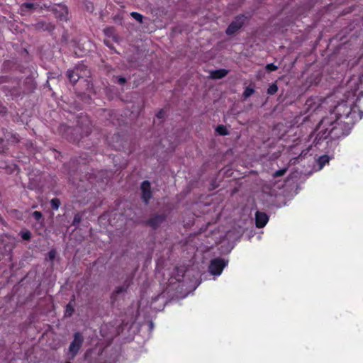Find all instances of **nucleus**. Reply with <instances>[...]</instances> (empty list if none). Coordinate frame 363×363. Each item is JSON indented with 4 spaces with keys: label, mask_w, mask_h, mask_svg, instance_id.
I'll use <instances>...</instances> for the list:
<instances>
[{
    "label": "nucleus",
    "mask_w": 363,
    "mask_h": 363,
    "mask_svg": "<svg viewBox=\"0 0 363 363\" xmlns=\"http://www.w3.org/2000/svg\"><path fill=\"white\" fill-rule=\"evenodd\" d=\"M334 113L336 118H342L348 120L352 123L356 118V111L353 106V101L350 102L348 99L347 100H342L338 103L334 108Z\"/></svg>",
    "instance_id": "3"
},
{
    "label": "nucleus",
    "mask_w": 363,
    "mask_h": 363,
    "mask_svg": "<svg viewBox=\"0 0 363 363\" xmlns=\"http://www.w3.org/2000/svg\"><path fill=\"white\" fill-rule=\"evenodd\" d=\"M130 16L133 17L138 22L142 23L143 20V16L138 12L133 11L130 13Z\"/></svg>",
    "instance_id": "24"
},
{
    "label": "nucleus",
    "mask_w": 363,
    "mask_h": 363,
    "mask_svg": "<svg viewBox=\"0 0 363 363\" xmlns=\"http://www.w3.org/2000/svg\"><path fill=\"white\" fill-rule=\"evenodd\" d=\"M55 17L60 21H67L68 16V9L64 4H57L52 9Z\"/></svg>",
    "instance_id": "10"
},
{
    "label": "nucleus",
    "mask_w": 363,
    "mask_h": 363,
    "mask_svg": "<svg viewBox=\"0 0 363 363\" xmlns=\"http://www.w3.org/2000/svg\"><path fill=\"white\" fill-rule=\"evenodd\" d=\"M86 71V66L83 64H79L74 67L73 69H68L67 72V77L69 82L75 84L79 78H82L86 76L85 74L79 73V71Z\"/></svg>",
    "instance_id": "7"
},
{
    "label": "nucleus",
    "mask_w": 363,
    "mask_h": 363,
    "mask_svg": "<svg viewBox=\"0 0 363 363\" xmlns=\"http://www.w3.org/2000/svg\"><path fill=\"white\" fill-rule=\"evenodd\" d=\"M79 73H82V74H85L86 77L87 76V74L89 73V72L87 71V69L86 68V71H79Z\"/></svg>",
    "instance_id": "39"
},
{
    "label": "nucleus",
    "mask_w": 363,
    "mask_h": 363,
    "mask_svg": "<svg viewBox=\"0 0 363 363\" xmlns=\"http://www.w3.org/2000/svg\"><path fill=\"white\" fill-rule=\"evenodd\" d=\"M8 77L2 76L0 77V83H4L7 82Z\"/></svg>",
    "instance_id": "38"
},
{
    "label": "nucleus",
    "mask_w": 363,
    "mask_h": 363,
    "mask_svg": "<svg viewBox=\"0 0 363 363\" xmlns=\"http://www.w3.org/2000/svg\"><path fill=\"white\" fill-rule=\"evenodd\" d=\"M255 92V89L252 87L247 86L245 89L242 96L245 99L249 98Z\"/></svg>",
    "instance_id": "23"
},
{
    "label": "nucleus",
    "mask_w": 363,
    "mask_h": 363,
    "mask_svg": "<svg viewBox=\"0 0 363 363\" xmlns=\"http://www.w3.org/2000/svg\"><path fill=\"white\" fill-rule=\"evenodd\" d=\"M116 79L117 82L121 85H123L126 82V79L121 76L116 77Z\"/></svg>",
    "instance_id": "32"
},
{
    "label": "nucleus",
    "mask_w": 363,
    "mask_h": 363,
    "mask_svg": "<svg viewBox=\"0 0 363 363\" xmlns=\"http://www.w3.org/2000/svg\"><path fill=\"white\" fill-rule=\"evenodd\" d=\"M228 73V71L225 69H219L211 72V77L215 79H222L225 77Z\"/></svg>",
    "instance_id": "15"
},
{
    "label": "nucleus",
    "mask_w": 363,
    "mask_h": 363,
    "mask_svg": "<svg viewBox=\"0 0 363 363\" xmlns=\"http://www.w3.org/2000/svg\"><path fill=\"white\" fill-rule=\"evenodd\" d=\"M61 204L60 200L58 198H53L50 201L51 208L53 210H57Z\"/></svg>",
    "instance_id": "21"
},
{
    "label": "nucleus",
    "mask_w": 363,
    "mask_h": 363,
    "mask_svg": "<svg viewBox=\"0 0 363 363\" xmlns=\"http://www.w3.org/2000/svg\"><path fill=\"white\" fill-rule=\"evenodd\" d=\"M265 68L267 72H273L277 70L278 69V67L275 65L274 63H269L266 65Z\"/></svg>",
    "instance_id": "30"
},
{
    "label": "nucleus",
    "mask_w": 363,
    "mask_h": 363,
    "mask_svg": "<svg viewBox=\"0 0 363 363\" xmlns=\"http://www.w3.org/2000/svg\"><path fill=\"white\" fill-rule=\"evenodd\" d=\"M7 113V108L0 103V114L4 115Z\"/></svg>",
    "instance_id": "33"
},
{
    "label": "nucleus",
    "mask_w": 363,
    "mask_h": 363,
    "mask_svg": "<svg viewBox=\"0 0 363 363\" xmlns=\"http://www.w3.org/2000/svg\"><path fill=\"white\" fill-rule=\"evenodd\" d=\"M37 6H38V4H35L33 3L25 2L21 5L20 9H21V12L25 13L28 11L35 9Z\"/></svg>",
    "instance_id": "17"
},
{
    "label": "nucleus",
    "mask_w": 363,
    "mask_h": 363,
    "mask_svg": "<svg viewBox=\"0 0 363 363\" xmlns=\"http://www.w3.org/2000/svg\"><path fill=\"white\" fill-rule=\"evenodd\" d=\"M269 221V216L264 212L257 211L255 213V225L258 228H264Z\"/></svg>",
    "instance_id": "13"
},
{
    "label": "nucleus",
    "mask_w": 363,
    "mask_h": 363,
    "mask_svg": "<svg viewBox=\"0 0 363 363\" xmlns=\"http://www.w3.org/2000/svg\"><path fill=\"white\" fill-rule=\"evenodd\" d=\"M11 139L13 143H18L20 141L19 136L18 134H12Z\"/></svg>",
    "instance_id": "34"
},
{
    "label": "nucleus",
    "mask_w": 363,
    "mask_h": 363,
    "mask_svg": "<svg viewBox=\"0 0 363 363\" xmlns=\"http://www.w3.org/2000/svg\"><path fill=\"white\" fill-rule=\"evenodd\" d=\"M216 132L220 135H228L229 132L224 125H218L216 128Z\"/></svg>",
    "instance_id": "19"
},
{
    "label": "nucleus",
    "mask_w": 363,
    "mask_h": 363,
    "mask_svg": "<svg viewBox=\"0 0 363 363\" xmlns=\"http://www.w3.org/2000/svg\"><path fill=\"white\" fill-rule=\"evenodd\" d=\"M62 137L72 143H79L84 137H87L91 133V123L86 118H82L75 127H69L65 124L60 126Z\"/></svg>",
    "instance_id": "2"
},
{
    "label": "nucleus",
    "mask_w": 363,
    "mask_h": 363,
    "mask_svg": "<svg viewBox=\"0 0 363 363\" xmlns=\"http://www.w3.org/2000/svg\"><path fill=\"white\" fill-rule=\"evenodd\" d=\"M74 307L72 305L71 302H69L68 304H67L65 307V315L68 317L72 316L74 313Z\"/></svg>",
    "instance_id": "20"
},
{
    "label": "nucleus",
    "mask_w": 363,
    "mask_h": 363,
    "mask_svg": "<svg viewBox=\"0 0 363 363\" xmlns=\"http://www.w3.org/2000/svg\"><path fill=\"white\" fill-rule=\"evenodd\" d=\"M114 138H116L117 140L120 138L118 134H114Z\"/></svg>",
    "instance_id": "40"
},
{
    "label": "nucleus",
    "mask_w": 363,
    "mask_h": 363,
    "mask_svg": "<svg viewBox=\"0 0 363 363\" xmlns=\"http://www.w3.org/2000/svg\"><path fill=\"white\" fill-rule=\"evenodd\" d=\"M104 35L108 39L104 40L106 45H108L109 39H111L113 43H118L119 37L116 33V29L113 26L107 27L104 29Z\"/></svg>",
    "instance_id": "12"
},
{
    "label": "nucleus",
    "mask_w": 363,
    "mask_h": 363,
    "mask_svg": "<svg viewBox=\"0 0 363 363\" xmlns=\"http://www.w3.org/2000/svg\"><path fill=\"white\" fill-rule=\"evenodd\" d=\"M167 218V215L164 213H155L145 221V224L153 230H156L166 220Z\"/></svg>",
    "instance_id": "9"
},
{
    "label": "nucleus",
    "mask_w": 363,
    "mask_h": 363,
    "mask_svg": "<svg viewBox=\"0 0 363 363\" xmlns=\"http://www.w3.org/2000/svg\"><path fill=\"white\" fill-rule=\"evenodd\" d=\"M82 221V215L79 213H77L74 215L72 225L77 226Z\"/></svg>",
    "instance_id": "25"
},
{
    "label": "nucleus",
    "mask_w": 363,
    "mask_h": 363,
    "mask_svg": "<svg viewBox=\"0 0 363 363\" xmlns=\"http://www.w3.org/2000/svg\"><path fill=\"white\" fill-rule=\"evenodd\" d=\"M65 363H72L70 361H67Z\"/></svg>",
    "instance_id": "41"
},
{
    "label": "nucleus",
    "mask_w": 363,
    "mask_h": 363,
    "mask_svg": "<svg viewBox=\"0 0 363 363\" xmlns=\"http://www.w3.org/2000/svg\"><path fill=\"white\" fill-rule=\"evenodd\" d=\"M156 116H157V118H158L160 119L164 118V111L163 110H160V111L157 112Z\"/></svg>",
    "instance_id": "35"
},
{
    "label": "nucleus",
    "mask_w": 363,
    "mask_h": 363,
    "mask_svg": "<svg viewBox=\"0 0 363 363\" xmlns=\"http://www.w3.org/2000/svg\"><path fill=\"white\" fill-rule=\"evenodd\" d=\"M112 147H113V149L118 150H120L121 149V147H123L121 144H119V145H114V144H113Z\"/></svg>",
    "instance_id": "37"
},
{
    "label": "nucleus",
    "mask_w": 363,
    "mask_h": 363,
    "mask_svg": "<svg viewBox=\"0 0 363 363\" xmlns=\"http://www.w3.org/2000/svg\"><path fill=\"white\" fill-rule=\"evenodd\" d=\"M140 191L141 200L145 204H148L153 196L151 184L148 180H145L141 183Z\"/></svg>",
    "instance_id": "8"
},
{
    "label": "nucleus",
    "mask_w": 363,
    "mask_h": 363,
    "mask_svg": "<svg viewBox=\"0 0 363 363\" xmlns=\"http://www.w3.org/2000/svg\"><path fill=\"white\" fill-rule=\"evenodd\" d=\"M247 17L244 14L238 15L226 28L225 33L228 35H234L245 25Z\"/></svg>",
    "instance_id": "6"
},
{
    "label": "nucleus",
    "mask_w": 363,
    "mask_h": 363,
    "mask_svg": "<svg viewBox=\"0 0 363 363\" xmlns=\"http://www.w3.org/2000/svg\"><path fill=\"white\" fill-rule=\"evenodd\" d=\"M32 216L33 217V218L36 220V221H40V220L43 219V214L40 211H35L34 212H33L32 213Z\"/></svg>",
    "instance_id": "29"
},
{
    "label": "nucleus",
    "mask_w": 363,
    "mask_h": 363,
    "mask_svg": "<svg viewBox=\"0 0 363 363\" xmlns=\"http://www.w3.org/2000/svg\"><path fill=\"white\" fill-rule=\"evenodd\" d=\"M21 236L24 240H29L31 238V233L29 230L23 231L21 233Z\"/></svg>",
    "instance_id": "28"
},
{
    "label": "nucleus",
    "mask_w": 363,
    "mask_h": 363,
    "mask_svg": "<svg viewBox=\"0 0 363 363\" xmlns=\"http://www.w3.org/2000/svg\"><path fill=\"white\" fill-rule=\"evenodd\" d=\"M113 19L115 22H118L121 24L123 19V14L121 13H118L113 17Z\"/></svg>",
    "instance_id": "31"
},
{
    "label": "nucleus",
    "mask_w": 363,
    "mask_h": 363,
    "mask_svg": "<svg viewBox=\"0 0 363 363\" xmlns=\"http://www.w3.org/2000/svg\"><path fill=\"white\" fill-rule=\"evenodd\" d=\"M278 91V86L277 83H272L269 85V88L267 89V94L269 95H274Z\"/></svg>",
    "instance_id": "22"
},
{
    "label": "nucleus",
    "mask_w": 363,
    "mask_h": 363,
    "mask_svg": "<svg viewBox=\"0 0 363 363\" xmlns=\"http://www.w3.org/2000/svg\"><path fill=\"white\" fill-rule=\"evenodd\" d=\"M129 286H130V284L128 283L123 286H117L115 289V290L113 291L112 296H116L121 294V293L125 292L127 291V289H128Z\"/></svg>",
    "instance_id": "18"
},
{
    "label": "nucleus",
    "mask_w": 363,
    "mask_h": 363,
    "mask_svg": "<svg viewBox=\"0 0 363 363\" xmlns=\"http://www.w3.org/2000/svg\"><path fill=\"white\" fill-rule=\"evenodd\" d=\"M286 171H287V168H286V167L283 168V169H279V170L276 171L273 174V177L274 178H277V177H281V176L285 174Z\"/></svg>",
    "instance_id": "26"
},
{
    "label": "nucleus",
    "mask_w": 363,
    "mask_h": 363,
    "mask_svg": "<svg viewBox=\"0 0 363 363\" xmlns=\"http://www.w3.org/2000/svg\"><path fill=\"white\" fill-rule=\"evenodd\" d=\"M33 26L37 31H48V33H52L55 28L52 23L45 21H39Z\"/></svg>",
    "instance_id": "11"
},
{
    "label": "nucleus",
    "mask_w": 363,
    "mask_h": 363,
    "mask_svg": "<svg viewBox=\"0 0 363 363\" xmlns=\"http://www.w3.org/2000/svg\"><path fill=\"white\" fill-rule=\"evenodd\" d=\"M57 255V251L55 249L50 250L48 253V258L50 261L53 262Z\"/></svg>",
    "instance_id": "27"
},
{
    "label": "nucleus",
    "mask_w": 363,
    "mask_h": 363,
    "mask_svg": "<svg viewBox=\"0 0 363 363\" xmlns=\"http://www.w3.org/2000/svg\"><path fill=\"white\" fill-rule=\"evenodd\" d=\"M354 108L357 110L360 113H363V92L358 94L356 100L353 102Z\"/></svg>",
    "instance_id": "14"
},
{
    "label": "nucleus",
    "mask_w": 363,
    "mask_h": 363,
    "mask_svg": "<svg viewBox=\"0 0 363 363\" xmlns=\"http://www.w3.org/2000/svg\"><path fill=\"white\" fill-rule=\"evenodd\" d=\"M86 9L87 10H90L91 11H92L94 9L93 4L91 2H88L86 5Z\"/></svg>",
    "instance_id": "36"
},
{
    "label": "nucleus",
    "mask_w": 363,
    "mask_h": 363,
    "mask_svg": "<svg viewBox=\"0 0 363 363\" xmlns=\"http://www.w3.org/2000/svg\"><path fill=\"white\" fill-rule=\"evenodd\" d=\"M84 342V337L79 332H77L74 334V339L71 342L69 348L68 353L70 355L69 359H74L79 352L82 344Z\"/></svg>",
    "instance_id": "4"
},
{
    "label": "nucleus",
    "mask_w": 363,
    "mask_h": 363,
    "mask_svg": "<svg viewBox=\"0 0 363 363\" xmlns=\"http://www.w3.org/2000/svg\"><path fill=\"white\" fill-rule=\"evenodd\" d=\"M330 157L327 155L320 156L317 160V163L319 166V169L323 168V167L328 164L330 162Z\"/></svg>",
    "instance_id": "16"
},
{
    "label": "nucleus",
    "mask_w": 363,
    "mask_h": 363,
    "mask_svg": "<svg viewBox=\"0 0 363 363\" xmlns=\"http://www.w3.org/2000/svg\"><path fill=\"white\" fill-rule=\"evenodd\" d=\"M228 261L220 257H216L211 260L208 265V272L214 276L221 274L223 269L228 265Z\"/></svg>",
    "instance_id": "5"
},
{
    "label": "nucleus",
    "mask_w": 363,
    "mask_h": 363,
    "mask_svg": "<svg viewBox=\"0 0 363 363\" xmlns=\"http://www.w3.org/2000/svg\"><path fill=\"white\" fill-rule=\"evenodd\" d=\"M351 123L350 121H343L340 118H335L333 113L324 117L318 124V128L321 130L315 138L316 144L328 138L331 140H337L348 135L351 130Z\"/></svg>",
    "instance_id": "1"
}]
</instances>
